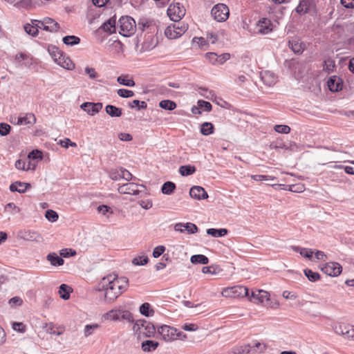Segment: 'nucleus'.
I'll list each match as a JSON object with an SVG mask.
<instances>
[{
    "label": "nucleus",
    "instance_id": "1",
    "mask_svg": "<svg viewBox=\"0 0 354 354\" xmlns=\"http://www.w3.org/2000/svg\"><path fill=\"white\" fill-rule=\"evenodd\" d=\"M128 284L127 277H118L115 274H111L102 278L99 284V290L104 291L106 301L113 302L127 289Z\"/></svg>",
    "mask_w": 354,
    "mask_h": 354
},
{
    "label": "nucleus",
    "instance_id": "2",
    "mask_svg": "<svg viewBox=\"0 0 354 354\" xmlns=\"http://www.w3.org/2000/svg\"><path fill=\"white\" fill-rule=\"evenodd\" d=\"M158 333L165 342H173L177 339H185L187 335L181 331H178L176 328L168 325H162L158 328Z\"/></svg>",
    "mask_w": 354,
    "mask_h": 354
},
{
    "label": "nucleus",
    "instance_id": "3",
    "mask_svg": "<svg viewBox=\"0 0 354 354\" xmlns=\"http://www.w3.org/2000/svg\"><path fill=\"white\" fill-rule=\"evenodd\" d=\"M104 318L107 320L118 322L120 320H127L129 322H133V315L129 310L122 308L112 309L104 315Z\"/></svg>",
    "mask_w": 354,
    "mask_h": 354
},
{
    "label": "nucleus",
    "instance_id": "4",
    "mask_svg": "<svg viewBox=\"0 0 354 354\" xmlns=\"http://www.w3.org/2000/svg\"><path fill=\"white\" fill-rule=\"evenodd\" d=\"M119 32L124 37L131 36L135 32L137 28L135 20L129 16L122 17L119 20Z\"/></svg>",
    "mask_w": 354,
    "mask_h": 354
},
{
    "label": "nucleus",
    "instance_id": "5",
    "mask_svg": "<svg viewBox=\"0 0 354 354\" xmlns=\"http://www.w3.org/2000/svg\"><path fill=\"white\" fill-rule=\"evenodd\" d=\"M143 328L142 333L145 335L147 337H154V335L156 331V326L146 321V320H138L133 326V330L136 332H138V330Z\"/></svg>",
    "mask_w": 354,
    "mask_h": 354
},
{
    "label": "nucleus",
    "instance_id": "6",
    "mask_svg": "<svg viewBox=\"0 0 354 354\" xmlns=\"http://www.w3.org/2000/svg\"><path fill=\"white\" fill-rule=\"evenodd\" d=\"M222 295L224 297H249V289L243 286H235L223 289Z\"/></svg>",
    "mask_w": 354,
    "mask_h": 354
},
{
    "label": "nucleus",
    "instance_id": "7",
    "mask_svg": "<svg viewBox=\"0 0 354 354\" xmlns=\"http://www.w3.org/2000/svg\"><path fill=\"white\" fill-rule=\"evenodd\" d=\"M167 12L174 21H179L185 15V9L180 3L169 5Z\"/></svg>",
    "mask_w": 354,
    "mask_h": 354
},
{
    "label": "nucleus",
    "instance_id": "8",
    "mask_svg": "<svg viewBox=\"0 0 354 354\" xmlns=\"http://www.w3.org/2000/svg\"><path fill=\"white\" fill-rule=\"evenodd\" d=\"M211 14L217 21H224L229 17V8L225 4L218 3L212 8Z\"/></svg>",
    "mask_w": 354,
    "mask_h": 354
},
{
    "label": "nucleus",
    "instance_id": "9",
    "mask_svg": "<svg viewBox=\"0 0 354 354\" xmlns=\"http://www.w3.org/2000/svg\"><path fill=\"white\" fill-rule=\"evenodd\" d=\"M186 30L187 27L185 26L179 27L174 24L173 26H169L165 29V35L168 39H174L180 37Z\"/></svg>",
    "mask_w": 354,
    "mask_h": 354
},
{
    "label": "nucleus",
    "instance_id": "10",
    "mask_svg": "<svg viewBox=\"0 0 354 354\" xmlns=\"http://www.w3.org/2000/svg\"><path fill=\"white\" fill-rule=\"evenodd\" d=\"M139 187L145 188V186L142 185H138L133 183H127L120 186L118 189V191L120 194H122L138 195L140 192V191L138 189Z\"/></svg>",
    "mask_w": 354,
    "mask_h": 354
},
{
    "label": "nucleus",
    "instance_id": "11",
    "mask_svg": "<svg viewBox=\"0 0 354 354\" xmlns=\"http://www.w3.org/2000/svg\"><path fill=\"white\" fill-rule=\"evenodd\" d=\"M321 270L327 275L336 277L341 273L342 268L338 263L329 262L326 263Z\"/></svg>",
    "mask_w": 354,
    "mask_h": 354
},
{
    "label": "nucleus",
    "instance_id": "12",
    "mask_svg": "<svg viewBox=\"0 0 354 354\" xmlns=\"http://www.w3.org/2000/svg\"><path fill=\"white\" fill-rule=\"evenodd\" d=\"M257 32L260 35H267L273 30L272 23L267 18L260 19L256 25Z\"/></svg>",
    "mask_w": 354,
    "mask_h": 354
},
{
    "label": "nucleus",
    "instance_id": "13",
    "mask_svg": "<svg viewBox=\"0 0 354 354\" xmlns=\"http://www.w3.org/2000/svg\"><path fill=\"white\" fill-rule=\"evenodd\" d=\"M270 295L267 291L263 290H252L251 295H249V300L255 304L263 303L264 300H269Z\"/></svg>",
    "mask_w": 354,
    "mask_h": 354
},
{
    "label": "nucleus",
    "instance_id": "14",
    "mask_svg": "<svg viewBox=\"0 0 354 354\" xmlns=\"http://www.w3.org/2000/svg\"><path fill=\"white\" fill-rule=\"evenodd\" d=\"M174 230L183 233L187 232L189 234H195L198 232V227L192 223H178L174 225Z\"/></svg>",
    "mask_w": 354,
    "mask_h": 354
},
{
    "label": "nucleus",
    "instance_id": "15",
    "mask_svg": "<svg viewBox=\"0 0 354 354\" xmlns=\"http://www.w3.org/2000/svg\"><path fill=\"white\" fill-rule=\"evenodd\" d=\"M288 47L294 53L300 55L304 52L306 46L300 39L294 37L288 41Z\"/></svg>",
    "mask_w": 354,
    "mask_h": 354
},
{
    "label": "nucleus",
    "instance_id": "16",
    "mask_svg": "<svg viewBox=\"0 0 354 354\" xmlns=\"http://www.w3.org/2000/svg\"><path fill=\"white\" fill-rule=\"evenodd\" d=\"M80 108L88 114L93 115L102 109V104L101 102H84L81 104Z\"/></svg>",
    "mask_w": 354,
    "mask_h": 354
},
{
    "label": "nucleus",
    "instance_id": "17",
    "mask_svg": "<svg viewBox=\"0 0 354 354\" xmlns=\"http://www.w3.org/2000/svg\"><path fill=\"white\" fill-rule=\"evenodd\" d=\"M41 25L44 30L50 32H57L60 28L57 22L49 17L44 18L41 22Z\"/></svg>",
    "mask_w": 354,
    "mask_h": 354
},
{
    "label": "nucleus",
    "instance_id": "18",
    "mask_svg": "<svg viewBox=\"0 0 354 354\" xmlns=\"http://www.w3.org/2000/svg\"><path fill=\"white\" fill-rule=\"evenodd\" d=\"M192 198L197 200H203L208 198V194L205 189L201 186H194L189 190Z\"/></svg>",
    "mask_w": 354,
    "mask_h": 354
},
{
    "label": "nucleus",
    "instance_id": "19",
    "mask_svg": "<svg viewBox=\"0 0 354 354\" xmlns=\"http://www.w3.org/2000/svg\"><path fill=\"white\" fill-rule=\"evenodd\" d=\"M328 87L332 92H337L342 88V80L337 76L330 77L327 82Z\"/></svg>",
    "mask_w": 354,
    "mask_h": 354
},
{
    "label": "nucleus",
    "instance_id": "20",
    "mask_svg": "<svg viewBox=\"0 0 354 354\" xmlns=\"http://www.w3.org/2000/svg\"><path fill=\"white\" fill-rule=\"evenodd\" d=\"M261 78L263 82L269 86H273L277 82V77L275 75L269 71H265L261 73Z\"/></svg>",
    "mask_w": 354,
    "mask_h": 354
},
{
    "label": "nucleus",
    "instance_id": "21",
    "mask_svg": "<svg viewBox=\"0 0 354 354\" xmlns=\"http://www.w3.org/2000/svg\"><path fill=\"white\" fill-rule=\"evenodd\" d=\"M19 236L26 241H39L41 239V235L35 231L24 230L19 232Z\"/></svg>",
    "mask_w": 354,
    "mask_h": 354
},
{
    "label": "nucleus",
    "instance_id": "22",
    "mask_svg": "<svg viewBox=\"0 0 354 354\" xmlns=\"http://www.w3.org/2000/svg\"><path fill=\"white\" fill-rule=\"evenodd\" d=\"M29 187H30V184L29 183L16 181L10 185L9 189L12 192H17L21 194L24 193Z\"/></svg>",
    "mask_w": 354,
    "mask_h": 354
},
{
    "label": "nucleus",
    "instance_id": "23",
    "mask_svg": "<svg viewBox=\"0 0 354 354\" xmlns=\"http://www.w3.org/2000/svg\"><path fill=\"white\" fill-rule=\"evenodd\" d=\"M158 44L157 39L152 35H148L142 44V49L144 51H149L154 48Z\"/></svg>",
    "mask_w": 354,
    "mask_h": 354
},
{
    "label": "nucleus",
    "instance_id": "24",
    "mask_svg": "<svg viewBox=\"0 0 354 354\" xmlns=\"http://www.w3.org/2000/svg\"><path fill=\"white\" fill-rule=\"evenodd\" d=\"M15 61L17 62L18 63H20L21 61H24L23 65L25 66V67H30V66L32 64V57L28 55V54H26V53H17L16 55H15Z\"/></svg>",
    "mask_w": 354,
    "mask_h": 354
},
{
    "label": "nucleus",
    "instance_id": "25",
    "mask_svg": "<svg viewBox=\"0 0 354 354\" xmlns=\"http://www.w3.org/2000/svg\"><path fill=\"white\" fill-rule=\"evenodd\" d=\"M99 30H102L103 31L109 33H113L115 32V19L113 18H110L106 21H105L100 28Z\"/></svg>",
    "mask_w": 354,
    "mask_h": 354
},
{
    "label": "nucleus",
    "instance_id": "26",
    "mask_svg": "<svg viewBox=\"0 0 354 354\" xmlns=\"http://www.w3.org/2000/svg\"><path fill=\"white\" fill-rule=\"evenodd\" d=\"M46 259L53 266H60L64 263V259L59 257L55 252L49 253Z\"/></svg>",
    "mask_w": 354,
    "mask_h": 354
},
{
    "label": "nucleus",
    "instance_id": "27",
    "mask_svg": "<svg viewBox=\"0 0 354 354\" xmlns=\"http://www.w3.org/2000/svg\"><path fill=\"white\" fill-rule=\"evenodd\" d=\"M159 346V343L153 340H145L142 342V349L145 352H151L155 351L158 346Z\"/></svg>",
    "mask_w": 354,
    "mask_h": 354
},
{
    "label": "nucleus",
    "instance_id": "28",
    "mask_svg": "<svg viewBox=\"0 0 354 354\" xmlns=\"http://www.w3.org/2000/svg\"><path fill=\"white\" fill-rule=\"evenodd\" d=\"M72 291V289L70 286L66 284H62L59 286V294L60 297L64 300H67L70 297V292Z\"/></svg>",
    "mask_w": 354,
    "mask_h": 354
},
{
    "label": "nucleus",
    "instance_id": "29",
    "mask_svg": "<svg viewBox=\"0 0 354 354\" xmlns=\"http://www.w3.org/2000/svg\"><path fill=\"white\" fill-rule=\"evenodd\" d=\"M106 113L111 117H120L122 115V109L113 105H107L105 107Z\"/></svg>",
    "mask_w": 354,
    "mask_h": 354
},
{
    "label": "nucleus",
    "instance_id": "30",
    "mask_svg": "<svg viewBox=\"0 0 354 354\" xmlns=\"http://www.w3.org/2000/svg\"><path fill=\"white\" fill-rule=\"evenodd\" d=\"M36 122V118L34 114H28L24 117H19L18 118L17 124L26 125L29 124H34Z\"/></svg>",
    "mask_w": 354,
    "mask_h": 354
},
{
    "label": "nucleus",
    "instance_id": "31",
    "mask_svg": "<svg viewBox=\"0 0 354 354\" xmlns=\"http://www.w3.org/2000/svg\"><path fill=\"white\" fill-rule=\"evenodd\" d=\"M190 261L193 264L200 263L202 265H205L209 263V259L206 256L203 254H194L191 257Z\"/></svg>",
    "mask_w": 354,
    "mask_h": 354
},
{
    "label": "nucleus",
    "instance_id": "32",
    "mask_svg": "<svg viewBox=\"0 0 354 354\" xmlns=\"http://www.w3.org/2000/svg\"><path fill=\"white\" fill-rule=\"evenodd\" d=\"M349 328H351L349 325H346L344 324H337L333 325V330L336 334L345 337L346 335L345 332L346 331V330H348Z\"/></svg>",
    "mask_w": 354,
    "mask_h": 354
},
{
    "label": "nucleus",
    "instance_id": "33",
    "mask_svg": "<svg viewBox=\"0 0 354 354\" xmlns=\"http://www.w3.org/2000/svg\"><path fill=\"white\" fill-rule=\"evenodd\" d=\"M252 353L259 352L261 353H264L268 348V346L266 344L263 342H260L259 341L254 340L252 342Z\"/></svg>",
    "mask_w": 354,
    "mask_h": 354
},
{
    "label": "nucleus",
    "instance_id": "34",
    "mask_svg": "<svg viewBox=\"0 0 354 354\" xmlns=\"http://www.w3.org/2000/svg\"><path fill=\"white\" fill-rule=\"evenodd\" d=\"M207 234L213 237H221L227 234V230L225 228L214 229L209 228L207 230Z\"/></svg>",
    "mask_w": 354,
    "mask_h": 354
},
{
    "label": "nucleus",
    "instance_id": "35",
    "mask_svg": "<svg viewBox=\"0 0 354 354\" xmlns=\"http://www.w3.org/2000/svg\"><path fill=\"white\" fill-rule=\"evenodd\" d=\"M309 10V1L308 0H301L295 10L299 15H304L308 12Z\"/></svg>",
    "mask_w": 354,
    "mask_h": 354
},
{
    "label": "nucleus",
    "instance_id": "36",
    "mask_svg": "<svg viewBox=\"0 0 354 354\" xmlns=\"http://www.w3.org/2000/svg\"><path fill=\"white\" fill-rule=\"evenodd\" d=\"M175 189V183L171 181H167L162 185L161 191L164 194L170 195L174 192Z\"/></svg>",
    "mask_w": 354,
    "mask_h": 354
},
{
    "label": "nucleus",
    "instance_id": "37",
    "mask_svg": "<svg viewBox=\"0 0 354 354\" xmlns=\"http://www.w3.org/2000/svg\"><path fill=\"white\" fill-rule=\"evenodd\" d=\"M196 171V167L190 165H183L179 167V173L183 176H187L193 174Z\"/></svg>",
    "mask_w": 354,
    "mask_h": 354
},
{
    "label": "nucleus",
    "instance_id": "38",
    "mask_svg": "<svg viewBox=\"0 0 354 354\" xmlns=\"http://www.w3.org/2000/svg\"><path fill=\"white\" fill-rule=\"evenodd\" d=\"M159 106L161 109L168 111H172L176 108V102L169 100H164L160 101Z\"/></svg>",
    "mask_w": 354,
    "mask_h": 354
},
{
    "label": "nucleus",
    "instance_id": "39",
    "mask_svg": "<svg viewBox=\"0 0 354 354\" xmlns=\"http://www.w3.org/2000/svg\"><path fill=\"white\" fill-rule=\"evenodd\" d=\"M294 250L296 252H299V254L308 259H311L313 257V254L314 252L311 249L306 248H299V247H295Z\"/></svg>",
    "mask_w": 354,
    "mask_h": 354
},
{
    "label": "nucleus",
    "instance_id": "40",
    "mask_svg": "<svg viewBox=\"0 0 354 354\" xmlns=\"http://www.w3.org/2000/svg\"><path fill=\"white\" fill-rule=\"evenodd\" d=\"M62 41L66 45L72 46L80 44V39L75 35H68L63 37Z\"/></svg>",
    "mask_w": 354,
    "mask_h": 354
},
{
    "label": "nucleus",
    "instance_id": "41",
    "mask_svg": "<svg viewBox=\"0 0 354 354\" xmlns=\"http://www.w3.org/2000/svg\"><path fill=\"white\" fill-rule=\"evenodd\" d=\"M214 132V125L210 123L205 122L201 124V133L204 136H208Z\"/></svg>",
    "mask_w": 354,
    "mask_h": 354
},
{
    "label": "nucleus",
    "instance_id": "42",
    "mask_svg": "<svg viewBox=\"0 0 354 354\" xmlns=\"http://www.w3.org/2000/svg\"><path fill=\"white\" fill-rule=\"evenodd\" d=\"M140 312L146 317L152 316L154 313L153 310L151 309V306L149 303L142 304L140 307Z\"/></svg>",
    "mask_w": 354,
    "mask_h": 354
},
{
    "label": "nucleus",
    "instance_id": "43",
    "mask_svg": "<svg viewBox=\"0 0 354 354\" xmlns=\"http://www.w3.org/2000/svg\"><path fill=\"white\" fill-rule=\"evenodd\" d=\"M118 82L126 86H134L135 82L132 79H128V75H121L117 79Z\"/></svg>",
    "mask_w": 354,
    "mask_h": 354
},
{
    "label": "nucleus",
    "instance_id": "44",
    "mask_svg": "<svg viewBox=\"0 0 354 354\" xmlns=\"http://www.w3.org/2000/svg\"><path fill=\"white\" fill-rule=\"evenodd\" d=\"M46 326L47 327L46 332L51 335H60L64 331V328L62 326H58V331L54 330V324L53 323L46 324Z\"/></svg>",
    "mask_w": 354,
    "mask_h": 354
},
{
    "label": "nucleus",
    "instance_id": "45",
    "mask_svg": "<svg viewBox=\"0 0 354 354\" xmlns=\"http://www.w3.org/2000/svg\"><path fill=\"white\" fill-rule=\"evenodd\" d=\"M304 272L308 280L312 282H315L320 278V275L318 272H313L310 269H305Z\"/></svg>",
    "mask_w": 354,
    "mask_h": 354
},
{
    "label": "nucleus",
    "instance_id": "46",
    "mask_svg": "<svg viewBox=\"0 0 354 354\" xmlns=\"http://www.w3.org/2000/svg\"><path fill=\"white\" fill-rule=\"evenodd\" d=\"M100 326L98 324H87L84 327V335L86 337H89L93 333V331L98 329Z\"/></svg>",
    "mask_w": 354,
    "mask_h": 354
},
{
    "label": "nucleus",
    "instance_id": "47",
    "mask_svg": "<svg viewBox=\"0 0 354 354\" xmlns=\"http://www.w3.org/2000/svg\"><path fill=\"white\" fill-rule=\"evenodd\" d=\"M120 171H121V167L111 169L109 172V176L113 180H119L122 179V175H121Z\"/></svg>",
    "mask_w": 354,
    "mask_h": 354
},
{
    "label": "nucleus",
    "instance_id": "48",
    "mask_svg": "<svg viewBox=\"0 0 354 354\" xmlns=\"http://www.w3.org/2000/svg\"><path fill=\"white\" fill-rule=\"evenodd\" d=\"M220 268L218 266L212 265L210 266H205L202 268V272L204 274H216L220 272Z\"/></svg>",
    "mask_w": 354,
    "mask_h": 354
},
{
    "label": "nucleus",
    "instance_id": "49",
    "mask_svg": "<svg viewBox=\"0 0 354 354\" xmlns=\"http://www.w3.org/2000/svg\"><path fill=\"white\" fill-rule=\"evenodd\" d=\"M24 30L26 33H28L30 35H32V37H35L38 34V30L37 29V27L34 26L32 24H26L24 25Z\"/></svg>",
    "mask_w": 354,
    "mask_h": 354
},
{
    "label": "nucleus",
    "instance_id": "50",
    "mask_svg": "<svg viewBox=\"0 0 354 354\" xmlns=\"http://www.w3.org/2000/svg\"><path fill=\"white\" fill-rule=\"evenodd\" d=\"M149 261L147 256H140L133 259L132 263L136 266H144L146 265Z\"/></svg>",
    "mask_w": 354,
    "mask_h": 354
},
{
    "label": "nucleus",
    "instance_id": "51",
    "mask_svg": "<svg viewBox=\"0 0 354 354\" xmlns=\"http://www.w3.org/2000/svg\"><path fill=\"white\" fill-rule=\"evenodd\" d=\"M5 210L9 212L12 214H15L20 212V208L14 203H9L5 206Z\"/></svg>",
    "mask_w": 354,
    "mask_h": 354
},
{
    "label": "nucleus",
    "instance_id": "52",
    "mask_svg": "<svg viewBox=\"0 0 354 354\" xmlns=\"http://www.w3.org/2000/svg\"><path fill=\"white\" fill-rule=\"evenodd\" d=\"M118 95L124 98H128L134 95L133 91L125 88H120L117 91Z\"/></svg>",
    "mask_w": 354,
    "mask_h": 354
},
{
    "label": "nucleus",
    "instance_id": "53",
    "mask_svg": "<svg viewBox=\"0 0 354 354\" xmlns=\"http://www.w3.org/2000/svg\"><path fill=\"white\" fill-rule=\"evenodd\" d=\"M45 217L51 222H55L58 219L57 213L53 209H48L46 212Z\"/></svg>",
    "mask_w": 354,
    "mask_h": 354
},
{
    "label": "nucleus",
    "instance_id": "54",
    "mask_svg": "<svg viewBox=\"0 0 354 354\" xmlns=\"http://www.w3.org/2000/svg\"><path fill=\"white\" fill-rule=\"evenodd\" d=\"M15 166L17 169L23 170V171H28L30 169H32V170L34 169V167L31 168L30 167H26V162L21 159H19L16 161Z\"/></svg>",
    "mask_w": 354,
    "mask_h": 354
},
{
    "label": "nucleus",
    "instance_id": "55",
    "mask_svg": "<svg viewBox=\"0 0 354 354\" xmlns=\"http://www.w3.org/2000/svg\"><path fill=\"white\" fill-rule=\"evenodd\" d=\"M274 129L275 131L280 133L287 134L290 131V128L288 125L277 124L274 126Z\"/></svg>",
    "mask_w": 354,
    "mask_h": 354
},
{
    "label": "nucleus",
    "instance_id": "56",
    "mask_svg": "<svg viewBox=\"0 0 354 354\" xmlns=\"http://www.w3.org/2000/svg\"><path fill=\"white\" fill-rule=\"evenodd\" d=\"M198 106H200L201 110L205 111H210L212 109V106L210 102L204 101V100H198Z\"/></svg>",
    "mask_w": 354,
    "mask_h": 354
},
{
    "label": "nucleus",
    "instance_id": "57",
    "mask_svg": "<svg viewBox=\"0 0 354 354\" xmlns=\"http://www.w3.org/2000/svg\"><path fill=\"white\" fill-rule=\"evenodd\" d=\"M11 129V127L6 123H0V135L2 136H7Z\"/></svg>",
    "mask_w": 354,
    "mask_h": 354
},
{
    "label": "nucleus",
    "instance_id": "58",
    "mask_svg": "<svg viewBox=\"0 0 354 354\" xmlns=\"http://www.w3.org/2000/svg\"><path fill=\"white\" fill-rule=\"evenodd\" d=\"M28 158L29 160L42 159V153L41 151L37 149L32 150L28 153Z\"/></svg>",
    "mask_w": 354,
    "mask_h": 354
},
{
    "label": "nucleus",
    "instance_id": "59",
    "mask_svg": "<svg viewBox=\"0 0 354 354\" xmlns=\"http://www.w3.org/2000/svg\"><path fill=\"white\" fill-rule=\"evenodd\" d=\"M97 209L99 213H101L103 215H106V214L108 213H109L110 214H113L111 208L106 205H99Z\"/></svg>",
    "mask_w": 354,
    "mask_h": 354
},
{
    "label": "nucleus",
    "instance_id": "60",
    "mask_svg": "<svg viewBox=\"0 0 354 354\" xmlns=\"http://www.w3.org/2000/svg\"><path fill=\"white\" fill-rule=\"evenodd\" d=\"M8 304L12 307L20 306L23 304V300L19 297H14L9 300Z\"/></svg>",
    "mask_w": 354,
    "mask_h": 354
},
{
    "label": "nucleus",
    "instance_id": "61",
    "mask_svg": "<svg viewBox=\"0 0 354 354\" xmlns=\"http://www.w3.org/2000/svg\"><path fill=\"white\" fill-rule=\"evenodd\" d=\"M84 72L91 80H95L97 77V73L93 68L86 66L84 69Z\"/></svg>",
    "mask_w": 354,
    "mask_h": 354
},
{
    "label": "nucleus",
    "instance_id": "62",
    "mask_svg": "<svg viewBox=\"0 0 354 354\" xmlns=\"http://www.w3.org/2000/svg\"><path fill=\"white\" fill-rule=\"evenodd\" d=\"M76 254V252L72 249H62L60 250V256L66 258L72 256H75Z\"/></svg>",
    "mask_w": 354,
    "mask_h": 354
},
{
    "label": "nucleus",
    "instance_id": "63",
    "mask_svg": "<svg viewBox=\"0 0 354 354\" xmlns=\"http://www.w3.org/2000/svg\"><path fill=\"white\" fill-rule=\"evenodd\" d=\"M165 251V247L163 245H158L153 249V257L154 258L159 257Z\"/></svg>",
    "mask_w": 354,
    "mask_h": 354
},
{
    "label": "nucleus",
    "instance_id": "64",
    "mask_svg": "<svg viewBox=\"0 0 354 354\" xmlns=\"http://www.w3.org/2000/svg\"><path fill=\"white\" fill-rule=\"evenodd\" d=\"M206 58L212 64H217L218 55L215 53H207L205 54Z\"/></svg>",
    "mask_w": 354,
    "mask_h": 354
}]
</instances>
